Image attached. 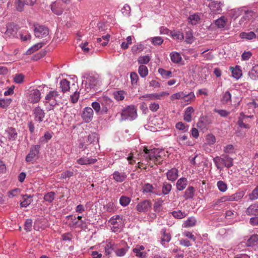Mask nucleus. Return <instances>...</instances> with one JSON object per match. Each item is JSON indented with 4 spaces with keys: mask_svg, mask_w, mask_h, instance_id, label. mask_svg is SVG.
<instances>
[{
    "mask_svg": "<svg viewBox=\"0 0 258 258\" xmlns=\"http://www.w3.org/2000/svg\"><path fill=\"white\" fill-rule=\"evenodd\" d=\"M77 85L75 83H73L72 84L71 92H73V94L71 95V101L73 103H76L79 99L80 93L77 91Z\"/></svg>",
    "mask_w": 258,
    "mask_h": 258,
    "instance_id": "nucleus-18",
    "label": "nucleus"
},
{
    "mask_svg": "<svg viewBox=\"0 0 258 258\" xmlns=\"http://www.w3.org/2000/svg\"><path fill=\"white\" fill-rule=\"evenodd\" d=\"M40 147L39 145H33L31 147L30 152L26 156L25 161L27 163H33L38 158Z\"/></svg>",
    "mask_w": 258,
    "mask_h": 258,
    "instance_id": "nucleus-5",
    "label": "nucleus"
},
{
    "mask_svg": "<svg viewBox=\"0 0 258 258\" xmlns=\"http://www.w3.org/2000/svg\"><path fill=\"white\" fill-rule=\"evenodd\" d=\"M253 116V115H246L243 112H241L237 121L239 127L246 129L249 128L250 125L247 123V119L249 118H252Z\"/></svg>",
    "mask_w": 258,
    "mask_h": 258,
    "instance_id": "nucleus-9",
    "label": "nucleus"
},
{
    "mask_svg": "<svg viewBox=\"0 0 258 258\" xmlns=\"http://www.w3.org/2000/svg\"><path fill=\"white\" fill-rule=\"evenodd\" d=\"M162 237L161 243L162 245L165 244V242H168L171 240V235L169 233H166L165 229H162L161 231Z\"/></svg>",
    "mask_w": 258,
    "mask_h": 258,
    "instance_id": "nucleus-38",
    "label": "nucleus"
},
{
    "mask_svg": "<svg viewBox=\"0 0 258 258\" xmlns=\"http://www.w3.org/2000/svg\"><path fill=\"white\" fill-rule=\"evenodd\" d=\"M197 220L194 217H190L186 220L184 221L182 224V227L189 228L196 225Z\"/></svg>",
    "mask_w": 258,
    "mask_h": 258,
    "instance_id": "nucleus-26",
    "label": "nucleus"
},
{
    "mask_svg": "<svg viewBox=\"0 0 258 258\" xmlns=\"http://www.w3.org/2000/svg\"><path fill=\"white\" fill-rule=\"evenodd\" d=\"M195 189L193 186H189L184 192V197L185 199H192L195 194Z\"/></svg>",
    "mask_w": 258,
    "mask_h": 258,
    "instance_id": "nucleus-35",
    "label": "nucleus"
},
{
    "mask_svg": "<svg viewBox=\"0 0 258 258\" xmlns=\"http://www.w3.org/2000/svg\"><path fill=\"white\" fill-rule=\"evenodd\" d=\"M249 198L251 200L258 199V185L253 189L252 192L249 195Z\"/></svg>",
    "mask_w": 258,
    "mask_h": 258,
    "instance_id": "nucleus-64",
    "label": "nucleus"
},
{
    "mask_svg": "<svg viewBox=\"0 0 258 258\" xmlns=\"http://www.w3.org/2000/svg\"><path fill=\"white\" fill-rule=\"evenodd\" d=\"M231 69L232 70V76L234 78L238 79L241 77L242 76V71L240 69L239 67L236 66L234 68H231Z\"/></svg>",
    "mask_w": 258,
    "mask_h": 258,
    "instance_id": "nucleus-41",
    "label": "nucleus"
},
{
    "mask_svg": "<svg viewBox=\"0 0 258 258\" xmlns=\"http://www.w3.org/2000/svg\"><path fill=\"white\" fill-rule=\"evenodd\" d=\"M188 20L192 25H196L198 23L200 18L198 15L194 14L189 16Z\"/></svg>",
    "mask_w": 258,
    "mask_h": 258,
    "instance_id": "nucleus-52",
    "label": "nucleus"
},
{
    "mask_svg": "<svg viewBox=\"0 0 258 258\" xmlns=\"http://www.w3.org/2000/svg\"><path fill=\"white\" fill-rule=\"evenodd\" d=\"M55 193L51 191L46 194L44 197V200L47 202L51 203L54 199Z\"/></svg>",
    "mask_w": 258,
    "mask_h": 258,
    "instance_id": "nucleus-54",
    "label": "nucleus"
},
{
    "mask_svg": "<svg viewBox=\"0 0 258 258\" xmlns=\"http://www.w3.org/2000/svg\"><path fill=\"white\" fill-rule=\"evenodd\" d=\"M213 161L218 169H221L224 166V156L222 157L216 156L213 159Z\"/></svg>",
    "mask_w": 258,
    "mask_h": 258,
    "instance_id": "nucleus-29",
    "label": "nucleus"
},
{
    "mask_svg": "<svg viewBox=\"0 0 258 258\" xmlns=\"http://www.w3.org/2000/svg\"><path fill=\"white\" fill-rule=\"evenodd\" d=\"M227 22V18L224 16H222L220 18L215 20V24L218 28L221 29L225 27Z\"/></svg>",
    "mask_w": 258,
    "mask_h": 258,
    "instance_id": "nucleus-24",
    "label": "nucleus"
},
{
    "mask_svg": "<svg viewBox=\"0 0 258 258\" xmlns=\"http://www.w3.org/2000/svg\"><path fill=\"white\" fill-rule=\"evenodd\" d=\"M145 247L143 245H137L133 249V251L138 258H147V253L143 251Z\"/></svg>",
    "mask_w": 258,
    "mask_h": 258,
    "instance_id": "nucleus-14",
    "label": "nucleus"
},
{
    "mask_svg": "<svg viewBox=\"0 0 258 258\" xmlns=\"http://www.w3.org/2000/svg\"><path fill=\"white\" fill-rule=\"evenodd\" d=\"M110 37V35L109 34L102 36L101 38H98L97 39V42L100 43L103 46H106L108 43Z\"/></svg>",
    "mask_w": 258,
    "mask_h": 258,
    "instance_id": "nucleus-40",
    "label": "nucleus"
},
{
    "mask_svg": "<svg viewBox=\"0 0 258 258\" xmlns=\"http://www.w3.org/2000/svg\"><path fill=\"white\" fill-rule=\"evenodd\" d=\"M99 85V81L94 77H89L87 78L86 87L90 89H94Z\"/></svg>",
    "mask_w": 258,
    "mask_h": 258,
    "instance_id": "nucleus-19",
    "label": "nucleus"
},
{
    "mask_svg": "<svg viewBox=\"0 0 258 258\" xmlns=\"http://www.w3.org/2000/svg\"><path fill=\"white\" fill-rule=\"evenodd\" d=\"M60 99L58 92L56 90L50 91L45 97V104H49L51 107L49 110L58 104V102Z\"/></svg>",
    "mask_w": 258,
    "mask_h": 258,
    "instance_id": "nucleus-4",
    "label": "nucleus"
},
{
    "mask_svg": "<svg viewBox=\"0 0 258 258\" xmlns=\"http://www.w3.org/2000/svg\"><path fill=\"white\" fill-rule=\"evenodd\" d=\"M97 159L96 158H90L86 156H83L77 160V163L81 165H86L93 164L96 163Z\"/></svg>",
    "mask_w": 258,
    "mask_h": 258,
    "instance_id": "nucleus-17",
    "label": "nucleus"
},
{
    "mask_svg": "<svg viewBox=\"0 0 258 258\" xmlns=\"http://www.w3.org/2000/svg\"><path fill=\"white\" fill-rule=\"evenodd\" d=\"M249 77L253 80H258V64L253 66L248 73Z\"/></svg>",
    "mask_w": 258,
    "mask_h": 258,
    "instance_id": "nucleus-30",
    "label": "nucleus"
},
{
    "mask_svg": "<svg viewBox=\"0 0 258 258\" xmlns=\"http://www.w3.org/2000/svg\"><path fill=\"white\" fill-rule=\"evenodd\" d=\"M166 175L169 180L174 181L178 176V171L176 168H172L167 171Z\"/></svg>",
    "mask_w": 258,
    "mask_h": 258,
    "instance_id": "nucleus-22",
    "label": "nucleus"
},
{
    "mask_svg": "<svg viewBox=\"0 0 258 258\" xmlns=\"http://www.w3.org/2000/svg\"><path fill=\"white\" fill-rule=\"evenodd\" d=\"M113 96L117 101L123 100L124 98L125 92L123 91H115L113 93Z\"/></svg>",
    "mask_w": 258,
    "mask_h": 258,
    "instance_id": "nucleus-48",
    "label": "nucleus"
},
{
    "mask_svg": "<svg viewBox=\"0 0 258 258\" xmlns=\"http://www.w3.org/2000/svg\"><path fill=\"white\" fill-rule=\"evenodd\" d=\"M194 112V109L191 106H189L186 108L184 115V120L189 122L191 121V114Z\"/></svg>",
    "mask_w": 258,
    "mask_h": 258,
    "instance_id": "nucleus-28",
    "label": "nucleus"
},
{
    "mask_svg": "<svg viewBox=\"0 0 258 258\" xmlns=\"http://www.w3.org/2000/svg\"><path fill=\"white\" fill-rule=\"evenodd\" d=\"M14 5L18 11L22 12L24 11L26 4L24 0H15Z\"/></svg>",
    "mask_w": 258,
    "mask_h": 258,
    "instance_id": "nucleus-39",
    "label": "nucleus"
},
{
    "mask_svg": "<svg viewBox=\"0 0 258 258\" xmlns=\"http://www.w3.org/2000/svg\"><path fill=\"white\" fill-rule=\"evenodd\" d=\"M131 199L125 196L121 197L119 200V203L120 205L124 207L128 205Z\"/></svg>",
    "mask_w": 258,
    "mask_h": 258,
    "instance_id": "nucleus-61",
    "label": "nucleus"
},
{
    "mask_svg": "<svg viewBox=\"0 0 258 258\" xmlns=\"http://www.w3.org/2000/svg\"><path fill=\"white\" fill-rule=\"evenodd\" d=\"M158 71L163 78L167 79L172 77V72L170 71H167L164 69L160 68Z\"/></svg>",
    "mask_w": 258,
    "mask_h": 258,
    "instance_id": "nucleus-44",
    "label": "nucleus"
},
{
    "mask_svg": "<svg viewBox=\"0 0 258 258\" xmlns=\"http://www.w3.org/2000/svg\"><path fill=\"white\" fill-rule=\"evenodd\" d=\"M138 73L141 77L144 78L148 75V69L146 66L141 65L139 67Z\"/></svg>",
    "mask_w": 258,
    "mask_h": 258,
    "instance_id": "nucleus-42",
    "label": "nucleus"
},
{
    "mask_svg": "<svg viewBox=\"0 0 258 258\" xmlns=\"http://www.w3.org/2000/svg\"><path fill=\"white\" fill-rule=\"evenodd\" d=\"M239 36L242 39H246L247 40H252L256 37V34L252 31L249 32H241Z\"/></svg>",
    "mask_w": 258,
    "mask_h": 258,
    "instance_id": "nucleus-33",
    "label": "nucleus"
},
{
    "mask_svg": "<svg viewBox=\"0 0 258 258\" xmlns=\"http://www.w3.org/2000/svg\"><path fill=\"white\" fill-rule=\"evenodd\" d=\"M255 16L256 15L254 12L251 10H247L245 11L244 16L242 17V19H244V20H250Z\"/></svg>",
    "mask_w": 258,
    "mask_h": 258,
    "instance_id": "nucleus-46",
    "label": "nucleus"
},
{
    "mask_svg": "<svg viewBox=\"0 0 258 258\" xmlns=\"http://www.w3.org/2000/svg\"><path fill=\"white\" fill-rule=\"evenodd\" d=\"M32 227V221L31 219H28L26 220L24 224V229L27 232H29L31 230Z\"/></svg>",
    "mask_w": 258,
    "mask_h": 258,
    "instance_id": "nucleus-63",
    "label": "nucleus"
},
{
    "mask_svg": "<svg viewBox=\"0 0 258 258\" xmlns=\"http://www.w3.org/2000/svg\"><path fill=\"white\" fill-rule=\"evenodd\" d=\"M137 109L134 105H130L122 110L120 120H133L137 117Z\"/></svg>",
    "mask_w": 258,
    "mask_h": 258,
    "instance_id": "nucleus-3",
    "label": "nucleus"
},
{
    "mask_svg": "<svg viewBox=\"0 0 258 258\" xmlns=\"http://www.w3.org/2000/svg\"><path fill=\"white\" fill-rule=\"evenodd\" d=\"M131 83L133 85H137L139 79L137 74L135 72H132L130 74Z\"/></svg>",
    "mask_w": 258,
    "mask_h": 258,
    "instance_id": "nucleus-62",
    "label": "nucleus"
},
{
    "mask_svg": "<svg viewBox=\"0 0 258 258\" xmlns=\"http://www.w3.org/2000/svg\"><path fill=\"white\" fill-rule=\"evenodd\" d=\"M169 93L168 92H161L159 93H153L147 94L143 96V98H148L147 100H161L164 96H168Z\"/></svg>",
    "mask_w": 258,
    "mask_h": 258,
    "instance_id": "nucleus-11",
    "label": "nucleus"
},
{
    "mask_svg": "<svg viewBox=\"0 0 258 258\" xmlns=\"http://www.w3.org/2000/svg\"><path fill=\"white\" fill-rule=\"evenodd\" d=\"M193 41L192 33L190 30H188L185 33V41L187 43H191Z\"/></svg>",
    "mask_w": 258,
    "mask_h": 258,
    "instance_id": "nucleus-60",
    "label": "nucleus"
},
{
    "mask_svg": "<svg viewBox=\"0 0 258 258\" xmlns=\"http://www.w3.org/2000/svg\"><path fill=\"white\" fill-rule=\"evenodd\" d=\"M258 242V235L253 234L247 240L246 245L247 246H252L255 245Z\"/></svg>",
    "mask_w": 258,
    "mask_h": 258,
    "instance_id": "nucleus-37",
    "label": "nucleus"
},
{
    "mask_svg": "<svg viewBox=\"0 0 258 258\" xmlns=\"http://www.w3.org/2000/svg\"><path fill=\"white\" fill-rule=\"evenodd\" d=\"M109 222L112 225V230L114 232L120 231L123 226L122 219L119 215L112 217Z\"/></svg>",
    "mask_w": 258,
    "mask_h": 258,
    "instance_id": "nucleus-6",
    "label": "nucleus"
},
{
    "mask_svg": "<svg viewBox=\"0 0 258 258\" xmlns=\"http://www.w3.org/2000/svg\"><path fill=\"white\" fill-rule=\"evenodd\" d=\"M222 4L220 2L213 1L209 4L211 12L213 14H219L221 12Z\"/></svg>",
    "mask_w": 258,
    "mask_h": 258,
    "instance_id": "nucleus-16",
    "label": "nucleus"
},
{
    "mask_svg": "<svg viewBox=\"0 0 258 258\" xmlns=\"http://www.w3.org/2000/svg\"><path fill=\"white\" fill-rule=\"evenodd\" d=\"M113 179L117 182H121L126 178V175L125 173L115 171L113 174Z\"/></svg>",
    "mask_w": 258,
    "mask_h": 258,
    "instance_id": "nucleus-25",
    "label": "nucleus"
},
{
    "mask_svg": "<svg viewBox=\"0 0 258 258\" xmlns=\"http://www.w3.org/2000/svg\"><path fill=\"white\" fill-rule=\"evenodd\" d=\"M49 31L47 27L42 25L35 26L34 29L35 36L39 38L45 37L48 35Z\"/></svg>",
    "mask_w": 258,
    "mask_h": 258,
    "instance_id": "nucleus-7",
    "label": "nucleus"
},
{
    "mask_svg": "<svg viewBox=\"0 0 258 258\" xmlns=\"http://www.w3.org/2000/svg\"><path fill=\"white\" fill-rule=\"evenodd\" d=\"M243 196L244 193L243 192H238L231 196L228 195L223 196L215 201V202L213 204L212 206L214 208L217 209V206H221L222 203L228 201H238L241 199Z\"/></svg>",
    "mask_w": 258,
    "mask_h": 258,
    "instance_id": "nucleus-2",
    "label": "nucleus"
},
{
    "mask_svg": "<svg viewBox=\"0 0 258 258\" xmlns=\"http://www.w3.org/2000/svg\"><path fill=\"white\" fill-rule=\"evenodd\" d=\"M17 34V29L12 24L7 26V29L5 32V35L8 37H13Z\"/></svg>",
    "mask_w": 258,
    "mask_h": 258,
    "instance_id": "nucleus-27",
    "label": "nucleus"
},
{
    "mask_svg": "<svg viewBox=\"0 0 258 258\" xmlns=\"http://www.w3.org/2000/svg\"><path fill=\"white\" fill-rule=\"evenodd\" d=\"M151 203L149 200H145L138 204L136 207L137 210L141 213L147 212L151 207Z\"/></svg>",
    "mask_w": 258,
    "mask_h": 258,
    "instance_id": "nucleus-10",
    "label": "nucleus"
},
{
    "mask_svg": "<svg viewBox=\"0 0 258 258\" xmlns=\"http://www.w3.org/2000/svg\"><path fill=\"white\" fill-rule=\"evenodd\" d=\"M104 209L108 212H114L116 210V207L113 203L109 202L104 206Z\"/></svg>",
    "mask_w": 258,
    "mask_h": 258,
    "instance_id": "nucleus-58",
    "label": "nucleus"
},
{
    "mask_svg": "<svg viewBox=\"0 0 258 258\" xmlns=\"http://www.w3.org/2000/svg\"><path fill=\"white\" fill-rule=\"evenodd\" d=\"M233 165V160L227 155L224 156V167L229 168Z\"/></svg>",
    "mask_w": 258,
    "mask_h": 258,
    "instance_id": "nucleus-50",
    "label": "nucleus"
},
{
    "mask_svg": "<svg viewBox=\"0 0 258 258\" xmlns=\"http://www.w3.org/2000/svg\"><path fill=\"white\" fill-rule=\"evenodd\" d=\"M24 76L22 74H17L14 77V82L17 84L22 83L24 81Z\"/></svg>",
    "mask_w": 258,
    "mask_h": 258,
    "instance_id": "nucleus-59",
    "label": "nucleus"
},
{
    "mask_svg": "<svg viewBox=\"0 0 258 258\" xmlns=\"http://www.w3.org/2000/svg\"><path fill=\"white\" fill-rule=\"evenodd\" d=\"M150 60V58L148 55L141 56L139 57L138 61L139 64H147Z\"/></svg>",
    "mask_w": 258,
    "mask_h": 258,
    "instance_id": "nucleus-55",
    "label": "nucleus"
},
{
    "mask_svg": "<svg viewBox=\"0 0 258 258\" xmlns=\"http://www.w3.org/2000/svg\"><path fill=\"white\" fill-rule=\"evenodd\" d=\"M195 98V94L193 92H190L188 94H184L183 101L187 104L190 103L193 101Z\"/></svg>",
    "mask_w": 258,
    "mask_h": 258,
    "instance_id": "nucleus-49",
    "label": "nucleus"
},
{
    "mask_svg": "<svg viewBox=\"0 0 258 258\" xmlns=\"http://www.w3.org/2000/svg\"><path fill=\"white\" fill-rule=\"evenodd\" d=\"M33 114L35 120L41 122L43 120L45 113L40 107L37 106L34 109Z\"/></svg>",
    "mask_w": 258,
    "mask_h": 258,
    "instance_id": "nucleus-12",
    "label": "nucleus"
},
{
    "mask_svg": "<svg viewBox=\"0 0 258 258\" xmlns=\"http://www.w3.org/2000/svg\"><path fill=\"white\" fill-rule=\"evenodd\" d=\"M59 87L63 93L68 91L71 92L72 86H71L70 82L66 79H62L60 81Z\"/></svg>",
    "mask_w": 258,
    "mask_h": 258,
    "instance_id": "nucleus-21",
    "label": "nucleus"
},
{
    "mask_svg": "<svg viewBox=\"0 0 258 258\" xmlns=\"http://www.w3.org/2000/svg\"><path fill=\"white\" fill-rule=\"evenodd\" d=\"M247 215H258V204H253L250 205L246 210Z\"/></svg>",
    "mask_w": 258,
    "mask_h": 258,
    "instance_id": "nucleus-31",
    "label": "nucleus"
},
{
    "mask_svg": "<svg viewBox=\"0 0 258 258\" xmlns=\"http://www.w3.org/2000/svg\"><path fill=\"white\" fill-rule=\"evenodd\" d=\"M9 135V139L12 140H15L17 138V133L15 128L13 127L9 128L7 130Z\"/></svg>",
    "mask_w": 258,
    "mask_h": 258,
    "instance_id": "nucleus-43",
    "label": "nucleus"
},
{
    "mask_svg": "<svg viewBox=\"0 0 258 258\" xmlns=\"http://www.w3.org/2000/svg\"><path fill=\"white\" fill-rule=\"evenodd\" d=\"M154 187L150 183H145L142 187V190L143 193H153L154 192Z\"/></svg>",
    "mask_w": 258,
    "mask_h": 258,
    "instance_id": "nucleus-45",
    "label": "nucleus"
},
{
    "mask_svg": "<svg viewBox=\"0 0 258 258\" xmlns=\"http://www.w3.org/2000/svg\"><path fill=\"white\" fill-rule=\"evenodd\" d=\"M93 116V110L91 107H86L82 113V118L86 122H90Z\"/></svg>",
    "mask_w": 258,
    "mask_h": 258,
    "instance_id": "nucleus-13",
    "label": "nucleus"
},
{
    "mask_svg": "<svg viewBox=\"0 0 258 258\" xmlns=\"http://www.w3.org/2000/svg\"><path fill=\"white\" fill-rule=\"evenodd\" d=\"M113 250V244L111 242H108L105 246V254L108 257Z\"/></svg>",
    "mask_w": 258,
    "mask_h": 258,
    "instance_id": "nucleus-51",
    "label": "nucleus"
},
{
    "mask_svg": "<svg viewBox=\"0 0 258 258\" xmlns=\"http://www.w3.org/2000/svg\"><path fill=\"white\" fill-rule=\"evenodd\" d=\"M44 43H38L35 45H34L33 46H32L31 48L28 49L26 52V55H30L35 51L38 50L39 49L41 48L43 45H44Z\"/></svg>",
    "mask_w": 258,
    "mask_h": 258,
    "instance_id": "nucleus-36",
    "label": "nucleus"
},
{
    "mask_svg": "<svg viewBox=\"0 0 258 258\" xmlns=\"http://www.w3.org/2000/svg\"><path fill=\"white\" fill-rule=\"evenodd\" d=\"M187 185V180L186 178H180L176 182L177 189L181 191L185 188Z\"/></svg>",
    "mask_w": 258,
    "mask_h": 258,
    "instance_id": "nucleus-23",
    "label": "nucleus"
},
{
    "mask_svg": "<svg viewBox=\"0 0 258 258\" xmlns=\"http://www.w3.org/2000/svg\"><path fill=\"white\" fill-rule=\"evenodd\" d=\"M170 56L171 61L175 63H178L182 60L180 54L177 52H172L170 54Z\"/></svg>",
    "mask_w": 258,
    "mask_h": 258,
    "instance_id": "nucleus-32",
    "label": "nucleus"
},
{
    "mask_svg": "<svg viewBox=\"0 0 258 258\" xmlns=\"http://www.w3.org/2000/svg\"><path fill=\"white\" fill-rule=\"evenodd\" d=\"M32 196L25 195L23 196V201L21 202V206L22 207H27L29 206L32 202Z\"/></svg>",
    "mask_w": 258,
    "mask_h": 258,
    "instance_id": "nucleus-34",
    "label": "nucleus"
},
{
    "mask_svg": "<svg viewBox=\"0 0 258 258\" xmlns=\"http://www.w3.org/2000/svg\"><path fill=\"white\" fill-rule=\"evenodd\" d=\"M41 98V93L38 89H33L29 95V100L32 103H37Z\"/></svg>",
    "mask_w": 258,
    "mask_h": 258,
    "instance_id": "nucleus-15",
    "label": "nucleus"
},
{
    "mask_svg": "<svg viewBox=\"0 0 258 258\" xmlns=\"http://www.w3.org/2000/svg\"><path fill=\"white\" fill-rule=\"evenodd\" d=\"M64 5L62 0H58L51 5V9L54 14L60 15L63 11Z\"/></svg>",
    "mask_w": 258,
    "mask_h": 258,
    "instance_id": "nucleus-8",
    "label": "nucleus"
},
{
    "mask_svg": "<svg viewBox=\"0 0 258 258\" xmlns=\"http://www.w3.org/2000/svg\"><path fill=\"white\" fill-rule=\"evenodd\" d=\"M172 215L176 219H181L186 216V214L184 212H182L180 210L174 211L172 213Z\"/></svg>",
    "mask_w": 258,
    "mask_h": 258,
    "instance_id": "nucleus-47",
    "label": "nucleus"
},
{
    "mask_svg": "<svg viewBox=\"0 0 258 258\" xmlns=\"http://www.w3.org/2000/svg\"><path fill=\"white\" fill-rule=\"evenodd\" d=\"M12 100L11 99H4L0 100V107L3 108H7L11 103Z\"/></svg>",
    "mask_w": 258,
    "mask_h": 258,
    "instance_id": "nucleus-57",
    "label": "nucleus"
},
{
    "mask_svg": "<svg viewBox=\"0 0 258 258\" xmlns=\"http://www.w3.org/2000/svg\"><path fill=\"white\" fill-rule=\"evenodd\" d=\"M121 247L118 248L115 250L116 255L117 256H122L125 255L126 252L128 251L130 247L124 241H121Z\"/></svg>",
    "mask_w": 258,
    "mask_h": 258,
    "instance_id": "nucleus-20",
    "label": "nucleus"
},
{
    "mask_svg": "<svg viewBox=\"0 0 258 258\" xmlns=\"http://www.w3.org/2000/svg\"><path fill=\"white\" fill-rule=\"evenodd\" d=\"M145 153L144 157L146 160L149 162V161H153L155 164H159L162 162V158L159 154L161 152L158 149L148 150L147 147L144 149Z\"/></svg>",
    "mask_w": 258,
    "mask_h": 258,
    "instance_id": "nucleus-1",
    "label": "nucleus"
},
{
    "mask_svg": "<svg viewBox=\"0 0 258 258\" xmlns=\"http://www.w3.org/2000/svg\"><path fill=\"white\" fill-rule=\"evenodd\" d=\"M171 36L175 40L181 41L184 39L183 33L180 31H176L172 33Z\"/></svg>",
    "mask_w": 258,
    "mask_h": 258,
    "instance_id": "nucleus-56",
    "label": "nucleus"
},
{
    "mask_svg": "<svg viewBox=\"0 0 258 258\" xmlns=\"http://www.w3.org/2000/svg\"><path fill=\"white\" fill-rule=\"evenodd\" d=\"M172 188L171 184L167 182H164L162 186V193L164 195H167L171 191Z\"/></svg>",
    "mask_w": 258,
    "mask_h": 258,
    "instance_id": "nucleus-53",
    "label": "nucleus"
}]
</instances>
